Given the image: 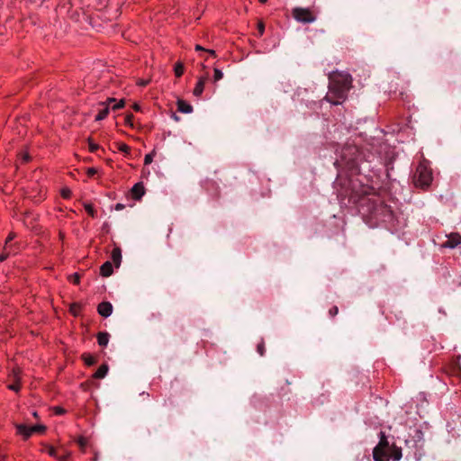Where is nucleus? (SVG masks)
Here are the masks:
<instances>
[{
  "mask_svg": "<svg viewBox=\"0 0 461 461\" xmlns=\"http://www.w3.org/2000/svg\"><path fill=\"white\" fill-rule=\"evenodd\" d=\"M329 79L330 92L325 98L332 104H339L346 98L347 92L351 87V76L348 73L336 71L330 74Z\"/></svg>",
  "mask_w": 461,
  "mask_h": 461,
  "instance_id": "nucleus-1",
  "label": "nucleus"
},
{
  "mask_svg": "<svg viewBox=\"0 0 461 461\" xmlns=\"http://www.w3.org/2000/svg\"><path fill=\"white\" fill-rule=\"evenodd\" d=\"M373 458L375 461H389L391 458L398 461L402 458V449L390 446L385 434L381 432L380 441L373 450Z\"/></svg>",
  "mask_w": 461,
  "mask_h": 461,
  "instance_id": "nucleus-2",
  "label": "nucleus"
},
{
  "mask_svg": "<svg viewBox=\"0 0 461 461\" xmlns=\"http://www.w3.org/2000/svg\"><path fill=\"white\" fill-rule=\"evenodd\" d=\"M429 164V161L423 159L418 165L416 172L413 176V184L416 187L425 189L431 184L432 172Z\"/></svg>",
  "mask_w": 461,
  "mask_h": 461,
  "instance_id": "nucleus-3",
  "label": "nucleus"
},
{
  "mask_svg": "<svg viewBox=\"0 0 461 461\" xmlns=\"http://www.w3.org/2000/svg\"><path fill=\"white\" fill-rule=\"evenodd\" d=\"M292 16L302 23H311L316 21V13L312 8L294 7L292 10Z\"/></svg>",
  "mask_w": 461,
  "mask_h": 461,
  "instance_id": "nucleus-4",
  "label": "nucleus"
},
{
  "mask_svg": "<svg viewBox=\"0 0 461 461\" xmlns=\"http://www.w3.org/2000/svg\"><path fill=\"white\" fill-rule=\"evenodd\" d=\"M461 244V235L452 232L447 236V240L441 244L442 248L455 249Z\"/></svg>",
  "mask_w": 461,
  "mask_h": 461,
  "instance_id": "nucleus-5",
  "label": "nucleus"
},
{
  "mask_svg": "<svg viewBox=\"0 0 461 461\" xmlns=\"http://www.w3.org/2000/svg\"><path fill=\"white\" fill-rule=\"evenodd\" d=\"M97 312L101 316L107 318L113 312V305L109 302H102L97 306Z\"/></svg>",
  "mask_w": 461,
  "mask_h": 461,
  "instance_id": "nucleus-6",
  "label": "nucleus"
},
{
  "mask_svg": "<svg viewBox=\"0 0 461 461\" xmlns=\"http://www.w3.org/2000/svg\"><path fill=\"white\" fill-rule=\"evenodd\" d=\"M131 195L134 200H140L145 194L144 185L142 183H137L135 184L131 190Z\"/></svg>",
  "mask_w": 461,
  "mask_h": 461,
  "instance_id": "nucleus-7",
  "label": "nucleus"
},
{
  "mask_svg": "<svg viewBox=\"0 0 461 461\" xmlns=\"http://www.w3.org/2000/svg\"><path fill=\"white\" fill-rule=\"evenodd\" d=\"M12 377L14 383L8 385V388L12 391L18 392L20 390V369L14 368L12 372Z\"/></svg>",
  "mask_w": 461,
  "mask_h": 461,
  "instance_id": "nucleus-8",
  "label": "nucleus"
},
{
  "mask_svg": "<svg viewBox=\"0 0 461 461\" xmlns=\"http://www.w3.org/2000/svg\"><path fill=\"white\" fill-rule=\"evenodd\" d=\"M18 435H21L23 439H28L32 436L31 427L25 424H14Z\"/></svg>",
  "mask_w": 461,
  "mask_h": 461,
  "instance_id": "nucleus-9",
  "label": "nucleus"
},
{
  "mask_svg": "<svg viewBox=\"0 0 461 461\" xmlns=\"http://www.w3.org/2000/svg\"><path fill=\"white\" fill-rule=\"evenodd\" d=\"M207 79H208L207 76H203L199 78L198 82L195 85L194 92H193L194 95L200 96L203 94V89H204V85H205Z\"/></svg>",
  "mask_w": 461,
  "mask_h": 461,
  "instance_id": "nucleus-10",
  "label": "nucleus"
},
{
  "mask_svg": "<svg viewBox=\"0 0 461 461\" xmlns=\"http://www.w3.org/2000/svg\"><path fill=\"white\" fill-rule=\"evenodd\" d=\"M176 104H177V110L180 113H190L193 111L192 105L182 99H178L176 102Z\"/></svg>",
  "mask_w": 461,
  "mask_h": 461,
  "instance_id": "nucleus-11",
  "label": "nucleus"
},
{
  "mask_svg": "<svg viewBox=\"0 0 461 461\" xmlns=\"http://www.w3.org/2000/svg\"><path fill=\"white\" fill-rule=\"evenodd\" d=\"M100 105H102L103 108L100 109L99 113L95 116V121L97 122L105 119L110 112V107L106 103H100Z\"/></svg>",
  "mask_w": 461,
  "mask_h": 461,
  "instance_id": "nucleus-12",
  "label": "nucleus"
},
{
  "mask_svg": "<svg viewBox=\"0 0 461 461\" xmlns=\"http://www.w3.org/2000/svg\"><path fill=\"white\" fill-rule=\"evenodd\" d=\"M113 271L112 263L109 261L104 262L100 267V274L104 277L110 276L113 274Z\"/></svg>",
  "mask_w": 461,
  "mask_h": 461,
  "instance_id": "nucleus-13",
  "label": "nucleus"
},
{
  "mask_svg": "<svg viewBox=\"0 0 461 461\" xmlns=\"http://www.w3.org/2000/svg\"><path fill=\"white\" fill-rule=\"evenodd\" d=\"M112 259L116 267H119L122 261V251L120 248H114L112 250Z\"/></svg>",
  "mask_w": 461,
  "mask_h": 461,
  "instance_id": "nucleus-14",
  "label": "nucleus"
},
{
  "mask_svg": "<svg viewBox=\"0 0 461 461\" xmlns=\"http://www.w3.org/2000/svg\"><path fill=\"white\" fill-rule=\"evenodd\" d=\"M107 372L108 366L106 364H103L98 367V369L95 371L93 376L95 379H102L107 375Z\"/></svg>",
  "mask_w": 461,
  "mask_h": 461,
  "instance_id": "nucleus-15",
  "label": "nucleus"
},
{
  "mask_svg": "<svg viewBox=\"0 0 461 461\" xmlns=\"http://www.w3.org/2000/svg\"><path fill=\"white\" fill-rule=\"evenodd\" d=\"M109 334L107 332H99L97 334V342L101 347H105L109 342Z\"/></svg>",
  "mask_w": 461,
  "mask_h": 461,
  "instance_id": "nucleus-16",
  "label": "nucleus"
},
{
  "mask_svg": "<svg viewBox=\"0 0 461 461\" xmlns=\"http://www.w3.org/2000/svg\"><path fill=\"white\" fill-rule=\"evenodd\" d=\"M82 359L86 366H93L95 364V358L89 353H84L82 355Z\"/></svg>",
  "mask_w": 461,
  "mask_h": 461,
  "instance_id": "nucleus-17",
  "label": "nucleus"
},
{
  "mask_svg": "<svg viewBox=\"0 0 461 461\" xmlns=\"http://www.w3.org/2000/svg\"><path fill=\"white\" fill-rule=\"evenodd\" d=\"M174 72L176 77H180L184 73V65L181 62L176 63Z\"/></svg>",
  "mask_w": 461,
  "mask_h": 461,
  "instance_id": "nucleus-18",
  "label": "nucleus"
},
{
  "mask_svg": "<svg viewBox=\"0 0 461 461\" xmlns=\"http://www.w3.org/2000/svg\"><path fill=\"white\" fill-rule=\"evenodd\" d=\"M32 435L33 433H43L46 430V427L44 425H34L31 426Z\"/></svg>",
  "mask_w": 461,
  "mask_h": 461,
  "instance_id": "nucleus-19",
  "label": "nucleus"
},
{
  "mask_svg": "<svg viewBox=\"0 0 461 461\" xmlns=\"http://www.w3.org/2000/svg\"><path fill=\"white\" fill-rule=\"evenodd\" d=\"M223 77V73L221 69L214 68L213 69V81L217 82Z\"/></svg>",
  "mask_w": 461,
  "mask_h": 461,
  "instance_id": "nucleus-20",
  "label": "nucleus"
},
{
  "mask_svg": "<svg viewBox=\"0 0 461 461\" xmlns=\"http://www.w3.org/2000/svg\"><path fill=\"white\" fill-rule=\"evenodd\" d=\"M84 207L91 217H95L96 212L91 203H85Z\"/></svg>",
  "mask_w": 461,
  "mask_h": 461,
  "instance_id": "nucleus-21",
  "label": "nucleus"
},
{
  "mask_svg": "<svg viewBox=\"0 0 461 461\" xmlns=\"http://www.w3.org/2000/svg\"><path fill=\"white\" fill-rule=\"evenodd\" d=\"M71 190L68 187H63L60 191V194L64 199H68L71 197Z\"/></svg>",
  "mask_w": 461,
  "mask_h": 461,
  "instance_id": "nucleus-22",
  "label": "nucleus"
},
{
  "mask_svg": "<svg viewBox=\"0 0 461 461\" xmlns=\"http://www.w3.org/2000/svg\"><path fill=\"white\" fill-rule=\"evenodd\" d=\"M80 309H81L80 304L76 303H72L70 306V312L75 316L78 315Z\"/></svg>",
  "mask_w": 461,
  "mask_h": 461,
  "instance_id": "nucleus-23",
  "label": "nucleus"
},
{
  "mask_svg": "<svg viewBox=\"0 0 461 461\" xmlns=\"http://www.w3.org/2000/svg\"><path fill=\"white\" fill-rule=\"evenodd\" d=\"M257 351L260 356L265 355L266 348H265V342L263 339H261V341L258 344Z\"/></svg>",
  "mask_w": 461,
  "mask_h": 461,
  "instance_id": "nucleus-24",
  "label": "nucleus"
},
{
  "mask_svg": "<svg viewBox=\"0 0 461 461\" xmlns=\"http://www.w3.org/2000/svg\"><path fill=\"white\" fill-rule=\"evenodd\" d=\"M16 237V234L14 232H10L9 235L6 238L5 245V250H7L9 246V242H11L14 238Z\"/></svg>",
  "mask_w": 461,
  "mask_h": 461,
  "instance_id": "nucleus-25",
  "label": "nucleus"
},
{
  "mask_svg": "<svg viewBox=\"0 0 461 461\" xmlns=\"http://www.w3.org/2000/svg\"><path fill=\"white\" fill-rule=\"evenodd\" d=\"M154 155H155L154 150L152 152L147 154L144 158V164L145 165L150 164L153 161Z\"/></svg>",
  "mask_w": 461,
  "mask_h": 461,
  "instance_id": "nucleus-26",
  "label": "nucleus"
},
{
  "mask_svg": "<svg viewBox=\"0 0 461 461\" xmlns=\"http://www.w3.org/2000/svg\"><path fill=\"white\" fill-rule=\"evenodd\" d=\"M120 151L124 152L126 154L130 153L131 148L125 143H120L118 146Z\"/></svg>",
  "mask_w": 461,
  "mask_h": 461,
  "instance_id": "nucleus-27",
  "label": "nucleus"
},
{
  "mask_svg": "<svg viewBox=\"0 0 461 461\" xmlns=\"http://www.w3.org/2000/svg\"><path fill=\"white\" fill-rule=\"evenodd\" d=\"M88 144H89V150L91 152H95L98 149H99V146L95 143L93 142L92 139H88Z\"/></svg>",
  "mask_w": 461,
  "mask_h": 461,
  "instance_id": "nucleus-28",
  "label": "nucleus"
},
{
  "mask_svg": "<svg viewBox=\"0 0 461 461\" xmlns=\"http://www.w3.org/2000/svg\"><path fill=\"white\" fill-rule=\"evenodd\" d=\"M69 280L75 285H78L80 282V276L77 273H75L69 276Z\"/></svg>",
  "mask_w": 461,
  "mask_h": 461,
  "instance_id": "nucleus-29",
  "label": "nucleus"
},
{
  "mask_svg": "<svg viewBox=\"0 0 461 461\" xmlns=\"http://www.w3.org/2000/svg\"><path fill=\"white\" fill-rule=\"evenodd\" d=\"M125 105V101L124 99H121L118 103H116L113 106V110H118V109H121L122 107H124Z\"/></svg>",
  "mask_w": 461,
  "mask_h": 461,
  "instance_id": "nucleus-30",
  "label": "nucleus"
},
{
  "mask_svg": "<svg viewBox=\"0 0 461 461\" xmlns=\"http://www.w3.org/2000/svg\"><path fill=\"white\" fill-rule=\"evenodd\" d=\"M258 36H262L265 32V24L263 22L258 23Z\"/></svg>",
  "mask_w": 461,
  "mask_h": 461,
  "instance_id": "nucleus-31",
  "label": "nucleus"
},
{
  "mask_svg": "<svg viewBox=\"0 0 461 461\" xmlns=\"http://www.w3.org/2000/svg\"><path fill=\"white\" fill-rule=\"evenodd\" d=\"M132 119H133V114L132 113H129L125 116V124L129 125V126H132Z\"/></svg>",
  "mask_w": 461,
  "mask_h": 461,
  "instance_id": "nucleus-32",
  "label": "nucleus"
},
{
  "mask_svg": "<svg viewBox=\"0 0 461 461\" xmlns=\"http://www.w3.org/2000/svg\"><path fill=\"white\" fill-rule=\"evenodd\" d=\"M53 411H54V413L57 415H62L66 412V411L60 406H55L53 408Z\"/></svg>",
  "mask_w": 461,
  "mask_h": 461,
  "instance_id": "nucleus-33",
  "label": "nucleus"
},
{
  "mask_svg": "<svg viewBox=\"0 0 461 461\" xmlns=\"http://www.w3.org/2000/svg\"><path fill=\"white\" fill-rule=\"evenodd\" d=\"M339 312V308L337 306H332L330 311L329 314L330 317H335Z\"/></svg>",
  "mask_w": 461,
  "mask_h": 461,
  "instance_id": "nucleus-34",
  "label": "nucleus"
},
{
  "mask_svg": "<svg viewBox=\"0 0 461 461\" xmlns=\"http://www.w3.org/2000/svg\"><path fill=\"white\" fill-rule=\"evenodd\" d=\"M77 444L82 447L84 448L86 444H87V440L86 438L84 437H80L78 439H77Z\"/></svg>",
  "mask_w": 461,
  "mask_h": 461,
  "instance_id": "nucleus-35",
  "label": "nucleus"
},
{
  "mask_svg": "<svg viewBox=\"0 0 461 461\" xmlns=\"http://www.w3.org/2000/svg\"><path fill=\"white\" fill-rule=\"evenodd\" d=\"M70 455L71 454L69 452H68L63 456H57L56 458L58 459V461H68Z\"/></svg>",
  "mask_w": 461,
  "mask_h": 461,
  "instance_id": "nucleus-36",
  "label": "nucleus"
},
{
  "mask_svg": "<svg viewBox=\"0 0 461 461\" xmlns=\"http://www.w3.org/2000/svg\"><path fill=\"white\" fill-rule=\"evenodd\" d=\"M96 173H97V169H96V168H95V167H89V168H87V170H86V174H87V176H90V177H91V176H95Z\"/></svg>",
  "mask_w": 461,
  "mask_h": 461,
  "instance_id": "nucleus-37",
  "label": "nucleus"
},
{
  "mask_svg": "<svg viewBox=\"0 0 461 461\" xmlns=\"http://www.w3.org/2000/svg\"><path fill=\"white\" fill-rule=\"evenodd\" d=\"M48 454H49L50 456H53V457H56V456H57V451H56V449H55L53 447H51V446H50V447H48Z\"/></svg>",
  "mask_w": 461,
  "mask_h": 461,
  "instance_id": "nucleus-38",
  "label": "nucleus"
},
{
  "mask_svg": "<svg viewBox=\"0 0 461 461\" xmlns=\"http://www.w3.org/2000/svg\"><path fill=\"white\" fill-rule=\"evenodd\" d=\"M21 158L23 162H28L30 160V156L27 152L21 154Z\"/></svg>",
  "mask_w": 461,
  "mask_h": 461,
  "instance_id": "nucleus-39",
  "label": "nucleus"
},
{
  "mask_svg": "<svg viewBox=\"0 0 461 461\" xmlns=\"http://www.w3.org/2000/svg\"><path fill=\"white\" fill-rule=\"evenodd\" d=\"M9 256V252H5V250L4 252H2L0 254V261L3 262L5 261Z\"/></svg>",
  "mask_w": 461,
  "mask_h": 461,
  "instance_id": "nucleus-40",
  "label": "nucleus"
},
{
  "mask_svg": "<svg viewBox=\"0 0 461 461\" xmlns=\"http://www.w3.org/2000/svg\"><path fill=\"white\" fill-rule=\"evenodd\" d=\"M149 83V80L140 79L138 85L140 86H146Z\"/></svg>",
  "mask_w": 461,
  "mask_h": 461,
  "instance_id": "nucleus-41",
  "label": "nucleus"
},
{
  "mask_svg": "<svg viewBox=\"0 0 461 461\" xmlns=\"http://www.w3.org/2000/svg\"><path fill=\"white\" fill-rule=\"evenodd\" d=\"M115 101H116L115 98L109 97V98L106 99V101L104 103H106V104H108V106L110 107V104L112 103H115Z\"/></svg>",
  "mask_w": 461,
  "mask_h": 461,
  "instance_id": "nucleus-42",
  "label": "nucleus"
},
{
  "mask_svg": "<svg viewBox=\"0 0 461 461\" xmlns=\"http://www.w3.org/2000/svg\"><path fill=\"white\" fill-rule=\"evenodd\" d=\"M194 49H195V50H197V51H205V50H206V49H204L203 47H202V46H201V45H199V44L195 45Z\"/></svg>",
  "mask_w": 461,
  "mask_h": 461,
  "instance_id": "nucleus-43",
  "label": "nucleus"
},
{
  "mask_svg": "<svg viewBox=\"0 0 461 461\" xmlns=\"http://www.w3.org/2000/svg\"><path fill=\"white\" fill-rule=\"evenodd\" d=\"M123 208H124V204H122V203H117V204L115 205V210H116V211L122 210Z\"/></svg>",
  "mask_w": 461,
  "mask_h": 461,
  "instance_id": "nucleus-44",
  "label": "nucleus"
},
{
  "mask_svg": "<svg viewBox=\"0 0 461 461\" xmlns=\"http://www.w3.org/2000/svg\"><path fill=\"white\" fill-rule=\"evenodd\" d=\"M205 52H208L211 56H213V57L216 56V53H215V51L213 50L206 49Z\"/></svg>",
  "mask_w": 461,
  "mask_h": 461,
  "instance_id": "nucleus-45",
  "label": "nucleus"
},
{
  "mask_svg": "<svg viewBox=\"0 0 461 461\" xmlns=\"http://www.w3.org/2000/svg\"><path fill=\"white\" fill-rule=\"evenodd\" d=\"M133 109H134L135 111H139V110H140V105H139V104H134V105H133Z\"/></svg>",
  "mask_w": 461,
  "mask_h": 461,
  "instance_id": "nucleus-46",
  "label": "nucleus"
},
{
  "mask_svg": "<svg viewBox=\"0 0 461 461\" xmlns=\"http://www.w3.org/2000/svg\"><path fill=\"white\" fill-rule=\"evenodd\" d=\"M140 395H146L147 397H149V393H144V392H143V393H140Z\"/></svg>",
  "mask_w": 461,
  "mask_h": 461,
  "instance_id": "nucleus-47",
  "label": "nucleus"
},
{
  "mask_svg": "<svg viewBox=\"0 0 461 461\" xmlns=\"http://www.w3.org/2000/svg\"><path fill=\"white\" fill-rule=\"evenodd\" d=\"M261 4H265L267 0H258Z\"/></svg>",
  "mask_w": 461,
  "mask_h": 461,
  "instance_id": "nucleus-48",
  "label": "nucleus"
},
{
  "mask_svg": "<svg viewBox=\"0 0 461 461\" xmlns=\"http://www.w3.org/2000/svg\"><path fill=\"white\" fill-rule=\"evenodd\" d=\"M32 415H33L34 417H37V416H38L36 411H34V412L32 413Z\"/></svg>",
  "mask_w": 461,
  "mask_h": 461,
  "instance_id": "nucleus-49",
  "label": "nucleus"
}]
</instances>
